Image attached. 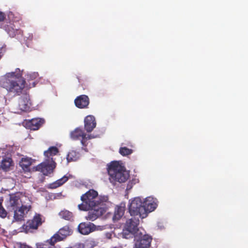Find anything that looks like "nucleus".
<instances>
[{"instance_id": "1", "label": "nucleus", "mask_w": 248, "mask_h": 248, "mask_svg": "<svg viewBox=\"0 0 248 248\" xmlns=\"http://www.w3.org/2000/svg\"><path fill=\"white\" fill-rule=\"evenodd\" d=\"M25 83L22 71L19 68L14 72L7 73L0 80V86L14 95H19L22 93Z\"/></svg>"}, {"instance_id": "2", "label": "nucleus", "mask_w": 248, "mask_h": 248, "mask_svg": "<svg viewBox=\"0 0 248 248\" xmlns=\"http://www.w3.org/2000/svg\"><path fill=\"white\" fill-rule=\"evenodd\" d=\"M82 203L78 205L79 210L89 211L90 209L100 206H106L105 202L108 200L106 196H98L97 191L91 189L80 197Z\"/></svg>"}, {"instance_id": "3", "label": "nucleus", "mask_w": 248, "mask_h": 248, "mask_svg": "<svg viewBox=\"0 0 248 248\" xmlns=\"http://www.w3.org/2000/svg\"><path fill=\"white\" fill-rule=\"evenodd\" d=\"M25 205H21V201L19 196L12 195L10 196L7 209L9 212H14V220L16 221L24 220L26 214L31 209L30 201Z\"/></svg>"}, {"instance_id": "4", "label": "nucleus", "mask_w": 248, "mask_h": 248, "mask_svg": "<svg viewBox=\"0 0 248 248\" xmlns=\"http://www.w3.org/2000/svg\"><path fill=\"white\" fill-rule=\"evenodd\" d=\"M107 171L110 183H124L129 178V174L124 167L121 165L117 161H112L108 165Z\"/></svg>"}, {"instance_id": "5", "label": "nucleus", "mask_w": 248, "mask_h": 248, "mask_svg": "<svg viewBox=\"0 0 248 248\" xmlns=\"http://www.w3.org/2000/svg\"><path fill=\"white\" fill-rule=\"evenodd\" d=\"M56 166V163L53 158L46 159L44 162L33 167V170L40 171L47 176L53 172Z\"/></svg>"}, {"instance_id": "6", "label": "nucleus", "mask_w": 248, "mask_h": 248, "mask_svg": "<svg viewBox=\"0 0 248 248\" xmlns=\"http://www.w3.org/2000/svg\"><path fill=\"white\" fill-rule=\"evenodd\" d=\"M152 241V237L148 234H143L138 232L134 236L133 248H149Z\"/></svg>"}, {"instance_id": "7", "label": "nucleus", "mask_w": 248, "mask_h": 248, "mask_svg": "<svg viewBox=\"0 0 248 248\" xmlns=\"http://www.w3.org/2000/svg\"><path fill=\"white\" fill-rule=\"evenodd\" d=\"M142 208H143V202L139 197L135 198L128 206L129 212L131 216H139L141 218H142V212L143 213Z\"/></svg>"}, {"instance_id": "8", "label": "nucleus", "mask_w": 248, "mask_h": 248, "mask_svg": "<svg viewBox=\"0 0 248 248\" xmlns=\"http://www.w3.org/2000/svg\"><path fill=\"white\" fill-rule=\"evenodd\" d=\"M72 233V231L70 229L69 227L67 225L65 226L60 229L47 241L50 245L54 246L56 242L64 240L67 236L71 235Z\"/></svg>"}, {"instance_id": "9", "label": "nucleus", "mask_w": 248, "mask_h": 248, "mask_svg": "<svg viewBox=\"0 0 248 248\" xmlns=\"http://www.w3.org/2000/svg\"><path fill=\"white\" fill-rule=\"evenodd\" d=\"M30 96L25 93L21 96L18 100V103L15 105V112L20 113L23 111H26L30 109Z\"/></svg>"}, {"instance_id": "10", "label": "nucleus", "mask_w": 248, "mask_h": 248, "mask_svg": "<svg viewBox=\"0 0 248 248\" xmlns=\"http://www.w3.org/2000/svg\"><path fill=\"white\" fill-rule=\"evenodd\" d=\"M43 222L42 216L39 214H35L31 219L29 220L26 224L22 226V228L27 232L31 230H37Z\"/></svg>"}, {"instance_id": "11", "label": "nucleus", "mask_w": 248, "mask_h": 248, "mask_svg": "<svg viewBox=\"0 0 248 248\" xmlns=\"http://www.w3.org/2000/svg\"><path fill=\"white\" fill-rule=\"evenodd\" d=\"M155 201L156 199L151 197H148L144 200L143 202V208H142L143 211V213L142 212V218L146 217L149 213L156 209L157 204Z\"/></svg>"}, {"instance_id": "12", "label": "nucleus", "mask_w": 248, "mask_h": 248, "mask_svg": "<svg viewBox=\"0 0 248 248\" xmlns=\"http://www.w3.org/2000/svg\"><path fill=\"white\" fill-rule=\"evenodd\" d=\"M107 208L106 206H100L90 209L88 215L86 217V219L91 221L95 220L106 212Z\"/></svg>"}, {"instance_id": "13", "label": "nucleus", "mask_w": 248, "mask_h": 248, "mask_svg": "<svg viewBox=\"0 0 248 248\" xmlns=\"http://www.w3.org/2000/svg\"><path fill=\"white\" fill-rule=\"evenodd\" d=\"M132 217L131 218L126 220L125 224V228L128 229L135 236L138 232H140L138 228L140 220L139 217H137L135 216Z\"/></svg>"}, {"instance_id": "14", "label": "nucleus", "mask_w": 248, "mask_h": 248, "mask_svg": "<svg viewBox=\"0 0 248 248\" xmlns=\"http://www.w3.org/2000/svg\"><path fill=\"white\" fill-rule=\"evenodd\" d=\"M70 136L71 138L74 140H77L81 138V142L83 145H85V142L87 139H91L92 138L90 135L87 137V135L79 128H77L72 131Z\"/></svg>"}, {"instance_id": "15", "label": "nucleus", "mask_w": 248, "mask_h": 248, "mask_svg": "<svg viewBox=\"0 0 248 248\" xmlns=\"http://www.w3.org/2000/svg\"><path fill=\"white\" fill-rule=\"evenodd\" d=\"M1 29H3L11 37H14L16 34H20L21 32L19 28H16L14 23L12 22H7Z\"/></svg>"}, {"instance_id": "16", "label": "nucleus", "mask_w": 248, "mask_h": 248, "mask_svg": "<svg viewBox=\"0 0 248 248\" xmlns=\"http://www.w3.org/2000/svg\"><path fill=\"white\" fill-rule=\"evenodd\" d=\"M95 225L93 223L83 222L79 224L78 229L79 232L82 234H88L95 230Z\"/></svg>"}, {"instance_id": "17", "label": "nucleus", "mask_w": 248, "mask_h": 248, "mask_svg": "<svg viewBox=\"0 0 248 248\" xmlns=\"http://www.w3.org/2000/svg\"><path fill=\"white\" fill-rule=\"evenodd\" d=\"M76 106L79 108H87L89 104V98L86 95H80L75 99Z\"/></svg>"}, {"instance_id": "18", "label": "nucleus", "mask_w": 248, "mask_h": 248, "mask_svg": "<svg viewBox=\"0 0 248 248\" xmlns=\"http://www.w3.org/2000/svg\"><path fill=\"white\" fill-rule=\"evenodd\" d=\"M96 126V122L94 116L88 115L84 119V128L87 132H92Z\"/></svg>"}, {"instance_id": "19", "label": "nucleus", "mask_w": 248, "mask_h": 248, "mask_svg": "<svg viewBox=\"0 0 248 248\" xmlns=\"http://www.w3.org/2000/svg\"><path fill=\"white\" fill-rule=\"evenodd\" d=\"M44 123V120L40 118L32 119L26 124L28 128L32 130H38Z\"/></svg>"}, {"instance_id": "20", "label": "nucleus", "mask_w": 248, "mask_h": 248, "mask_svg": "<svg viewBox=\"0 0 248 248\" xmlns=\"http://www.w3.org/2000/svg\"><path fill=\"white\" fill-rule=\"evenodd\" d=\"M72 176L71 174H69L68 175H65L62 178L50 184L48 186V188L50 189H55L60 187L66 183L69 178H72Z\"/></svg>"}, {"instance_id": "21", "label": "nucleus", "mask_w": 248, "mask_h": 248, "mask_svg": "<svg viewBox=\"0 0 248 248\" xmlns=\"http://www.w3.org/2000/svg\"><path fill=\"white\" fill-rule=\"evenodd\" d=\"M14 166L12 159L10 157H4L1 160L0 168L4 171L10 170L11 167Z\"/></svg>"}, {"instance_id": "22", "label": "nucleus", "mask_w": 248, "mask_h": 248, "mask_svg": "<svg viewBox=\"0 0 248 248\" xmlns=\"http://www.w3.org/2000/svg\"><path fill=\"white\" fill-rule=\"evenodd\" d=\"M32 159L31 158H22L19 163L20 167L25 172L30 171V166L31 165Z\"/></svg>"}, {"instance_id": "23", "label": "nucleus", "mask_w": 248, "mask_h": 248, "mask_svg": "<svg viewBox=\"0 0 248 248\" xmlns=\"http://www.w3.org/2000/svg\"><path fill=\"white\" fill-rule=\"evenodd\" d=\"M125 211L124 206H117L115 207L114 214L113 217V219L114 221H117L119 220L124 215Z\"/></svg>"}, {"instance_id": "24", "label": "nucleus", "mask_w": 248, "mask_h": 248, "mask_svg": "<svg viewBox=\"0 0 248 248\" xmlns=\"http://www.w3.org/2000/svg\"><path fill=\"white\" fill-rule=\"evenodd\" d=\"M59 152V150L55 146H51L48 148L47 151L44 152V155L46 159L53 158L52 156L56 155Z\"/></svg>"}, {"instance_id": "25", "label": "nucleus", "mask_w": 248, "mask_h": 248, "mask_svg": "<svg viewBox=\"0 0 248 248\" xmlns=\"http://www.w3.org/2000/svg\"><path fill=\"white\" fill-rule=\"evenodd\" d=\"M59 216L61 218L65 220L71 221L73 220V213L68 210H64L59 213Z\"/></svg>"}, {"instance_id": "26", "label": "nucleus", "mask_w": 248, "mask_h": 248, "mask_svg": "<svg viewBox=\"0 0 248 248\" xmlns=\"http://www.w3.org/2000/svg\"><path fill=\"white\" fill-rule=\"evenodd\" d=\"M78 158V154L75 151H71L67 155L68 162L76 161Z\"/></svg>"}, {"instance_id": "27", "label": "nucleus", "mask_w": 248, "mask_h": 248, "mask_svg": "<svg viewBox=\"0 0 248 248\" xmlns=\"http://www.w3.org/2000/svg\"><path fill=\"white\" fill-rule=\"evenodd\" d=\"M119 153L123 156H126L131 155L133 153V150L126 147H122L119 149Z\"/></svg>"}, {"instance_id": "28", "label": "nucleus", "mask_w": 248, "mask_h": 248, "mask_svg": "<svg viewBox=\"0 0 248 248\" xmlns=\"http://www.w3.org/2000/svg\"><path fill=\"white\" fill-rule=\"evenodd\" d=\"M133 234V233H132L131 231H129L128 229H125V230H124L122 232V237L126 239L130 238Z\"/></svg>"}, {"instance_id": "29", "label": "nucleus", "mask_w": 248, "mask_h": 248, "mask_svg": "<svg viewBox=\"0 0 248 248\" xmlns=\"http://www.w3.org/2000/svg\"><path fill=\"white\" fill-rule=\"evenodd\" d=\"M5 14L2 12H0V28H2L4 24L7 22L5 21Z\"/></svg>"}, {"instance_id": "30", "label": "nucleus", "mask_w": 248, "mask_h": 248, "mask_svg": "<svg viewBox=\"0 0 248 248\" xmlns=\"http://www.w3.org/2000/svg\"><path fill=\"white\" fill-rule=\"evenodd\" d=\"M7 216V212L2 205L1 202H0V217L4 218Z\"/></svg>"}, {"instance_id": "31", "label": "nucleus", "mask_w": 248, "mask_h": 248, "mask_svg": "<svg viewBox=\"0 0 248 248\" xmlns=\"http://www.w3.org/2000/svg\"><path fill=\"white\" fill-rule=\"evenodd\" d=\"M67 248H85V245L83 243H78L75 244V245L70 247Z\"/></svg>"}, {"instance_id": "32", "label": "nucleus", "mask_w": 248, "mask_h": 248, "mask_svg": "<svg viewBox=\"0 0 248 248\" xmlns=\"http://www.w3.org/2000/svg\"><path fill=\"white\" fill-rule=\"evenodd\" d=\"M38 75L37 73H33L28 75V76H29L30 78L32 80L35 79L38 77Z\"/></svg>"}, {"instance_id": "33", "label": "nucleus", "mask_w": 248, "mask_h": 248, "mask_svg": "<svg viewBox=\"0 0 248 248\" xmlns=\"http://www.w3.org/2000/svg\"><path fill=\"white\" fill-rule=\"evenodd\" d=\"M106 236L108 238H110L111 237V234L109 233H107L106 234Z\"/></svg>"}, {"instance_id": "34", "label": "nucleus", "mask_w": 248, "mask_h": 248, "mask_svg": "<svg viewBox=\"0 0 248 248\" xmlns=\"http://www.w3.org/2000/svg\"><path fill=\"white\" fill-rule=\"evenodd\" d=\"M37 248H44L42 244H37Z\"/></svg>"}, {"instance_id": "35", "label": "nucleus", "mask_w": 248, "mask_h": 248, "mask_svg": "<svg viewBox=\"0 0 248 248\" xmlns=\"http://www.w3.org/2000/svg\"><path fill=\"white\" fill-rule=\"evenodd\" d=\"M113 248H123V247L121 246H118V247H115Z\"/></svg>"}, {"instance_id": "36", "label": "nucleus", "mask_w": 248, "mask_h": 248, "mask_svg": "<svg viewBox=\"0 0 248 248\" xmlns=\"http://www.w3.org/2000/svg\"><path fill=\"white\" fill-rule=\"evenodd\" d=\"M35 82H33L32 83V87H35Z\"/></svg>"}, {"instance_id": "37", "label": "nucleus", "mask_w": 248, "mask_h": 248, "mask_svg": "<svg viewBox=\"0 0 248 248\" xmlns=\"http://www.w3.org/2000/svg\"><path fill=\"white\" fill-rule=\"evenodd\" d=\"M78 78V82H80V79H79V78Z\"/></svg>"}]
</instances>
